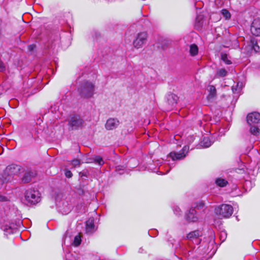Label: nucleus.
Segmentation results:
<instances>
[{
	"instance_id": "7ed1b4c3",
	"label": "nucleus",
	"mask_w": 260,
	"mask_h": 260,
	"mask_svg": "<svg viewBox=\"0 0 260 260\" xmlns=\"http://www.w3.org/2000/svg\"><path fill=\"white\" fill-rule=\"evenodd\" d=\"M233 212V207L228 204H222L215 208V213L221 217L228 218L232 215Z\"/></svg>"
},
{
	"instance_id": "aec40b11",
	"label": "nucleus",
	"mask_w": 260,
	"mask_h": 260,
	"mask_svg": "<svg viewBox=\"0 0 260 260\" xmlns=\"http://www.w3.org/2000/svg\"><path fill=\"white\" fill-rule=\"evenodd\" d=\"M199 49L197 45L196 44H191L189 47V53L191 56H196L198 54Z\"/></svg>"
},
{
	"instance_id": "dca6fc26",
	"label": "nucleus",
	"mask_w": 260,
	"mask_h": 260,
	"mask_svg": "<svg viewBox=\"0 0 260 260\" xmlns=\"http://www.w3.org/2000/svg\"><path fill=\"white\" fill-rule=\"evenodd\" d=\"M209 94L207 95V99L209 101H213L217 96L216 89L214 86L209 85L208 88Z\"/></svg>"
},
{
	"instance_id": "72a5a7b5",
	"label": "nucleus",
	"mask_w": 260,
	"mask_h": 260,
	"mask_svg": "<svg viewBox=\"0 0 260 260\" xmlns=\"http://www.w3.org/2000/svg\"><path fill=\"white\" fill-rule=\"evenodd\" d=\"M4 68V66L3 63L1 61H0V69L1 70H3Z\"/></svg>"
},
{
	"instance_id": "cd10ccee",
	"label": "nucleus",
	"mask_w": 260,
	"mask_h": 260,
	"mask_svg": "<svg viewBox=\"0 0 260 260\" xmlns=\"http://www.w3.org/2000/svg\"><path fill=\"white\" fill-rule=\"evenodd\" d=\"M71 164L74 167H77L80 166L81 162L79 159H74L72 161Z\"/></svg>"
},
{
	"instance_id": "9b49d317",
	"label": "nucleus",
	"mask_w": 260,
	"mask_h": 260,
	"mask_svg": "<svg viewBox=\"0 0 260 260\" xmlns=\"http://www.w3.org/2000/svg\"><path fill=\"white\" fill-rule=\"evenodd\" d=\"M250 30L251 33L256 36H260V18H257L253 21Z\"/></svg>"
},
{
	"instance_id": "f3484780",
	"label": "nucleus",
	"mask_w": 260,
	"mask_h": 260,
	"mask_svg": "<svg viewBox=\"0 0 260 260\" xmlns=\"http://www.w3.org/2000/svg\"><path fill=\"white\" fill-rule=\"evenodd\" d=\"M36 175V173L35 172L28 171L24 174L22 180L24 183H28L31 181L32 179L35 177Z\"/></svg>"
},
{
	"instance_id": "a211bd4d",
	"label": "nucleus",
	"mask_w": 260,
	"mask_h": 260,
	"mask_svg": "<svg viewBox=\"0 0 260 260\" xmlns=\"http://www.w3.org/2000/svg\"><path fill=\"white\" fill-rule=\"evenodd\" d=\"M250 125V128H249V132L250 133L254 136H257L260 134V129L259 128V126L260 125Z\"/></svg>"
},
{
	"instance_id": "c85d7f7f",
	"label": "nucleus",
	"mask_w": 260,
	"mask_h": 260,
	"mask_svg": "<svg viewBox=\"0 0 260 260\" xmlns=\"http://www.w3.org/2000/svg\"><path fill=\"white\" fill-rule=\"evenodd\" d=\"M241 90V87H239V83H237L236 86H233L232 87V90L234 93H238Z\"/></svg>"
},
{
	"instance_id": "5701e85b",
	"label": "nucleus",
	"mask_w": 260,
	"mask_h": 260,
	"mask_svg": "<svg viewBox=\"0 0 260 260\" xmlns=\"http://www.w3.org/2000/svg\"><path fill=\"white\" fill-rule=\"evenodd\" d=\"M81 242V237L79 235H77L75 237L74 241H73V245L75 246H78Z\"/></svg>"
},
{
	"instance_id": "39448f33",
	"label": "nucleus",
	"mask_w": 260,
	"mask_h": 260,
	"mask_svg": "<svg viewBox=\"0 0 260 260\" xmlns=\"http://www.w3.org/2000/svg\"><path fill=\"white\" fill-rule=\"evenodd\" d=\"M189 150L188 146H184L181 152L177 153L176 152H171L170 153L167 158H171L172 160H178L183 159L186 155Z\"/></svg>"
},
{
	"instance_id": "0eeeda50",
	"label": "nucleus",
	"mask_w": 260,
	"mask_h": 260,
	"mask_svg": "<svg viewBox=\"0 0 260 260\" xmlns=\"http://www.w3.org/2000/svg\"><path fill=\"white\" fill-rule=\"evenodd\" d=\"M84 121L79 116H74L69 121V125L72 130L82 128Z\"/></svg>"
},
{
	"instance_id": "f704fd0d",
	"label": "nucleus",
	"mask_w": 260,
	"mask_h": 260,
	"mask_svg": "<svg viewBox=\"0 0 260 260\" xmlns=\"http://www.w3.org/2000/svg\"><path fill=\"white\" fill-rule=\"evenodd\" d=\"M32 47H33V46H32V45H30V46H29V49L30 50H31V49H32Z\"/></svg>"
},
{
	"instance_id": "b1692460",
	"label": "nucleus",
	"mask_w": 260,
	"mask_h": 260,
	"mask_svg": "<svg viewBox=\"0 0 260 260\" xmlns=\"http://www.w3.org/2000/svg\"><path fill=\"white\" fill-rule=\"evenodd\" d=\"M227 75V71L224 69H219L217 72V75L223 77Z\"/></svg>"
},
{
	"instance_id": "a878e982",
	"label": "nucleus",
	"mask_w": 260,
	"mask_h": 260,
	"mask_svg": "<svg viewBox=\"0 0 260 260\" xmlns=\"http://www.w3.org/2000/svg\"><path fill=\"white\" fill-rule=\"evenodd\" d=\"M221 13L226 19H229L231 18V14L228 10L223 9L221 10Z\"/></svg>"
},
{
	"instance_id": "ddd939ff",
	"label": "nucleus",
	"mask_w": 260,
	"mask_h": 260,
	"mask_svg": "<svg viewBox=\"0 0 260 260\" xmlns=\"http://www.w3.org/2000/svg\"><path fill=\"white\" fill-rule=\"evenodd\" d=\"M119 124V120L116 118H109L105 124V127L108 130L116 128Z\"/></svg>"
},
{
	"instance_id": "c756f323",
	"label": "nucleus",
	"mask_w": 260,
	"mask_h": 260,
	"mask_svg": "<svg viewBox=\"0 0 260 260\" xmlns=\"http://www.w3.org/2000/svg\"><path fill=\"white\" fill-rule=\"evenodd\" d=\"M65 175L67 178H71L73 176L72 172L69 170H66Z\"/></svg>"
},
{
	"instance_id": "412c9836",
	"label": "nucleus",
	"mask_w": 260,
	"mask_h": 260,
	"mask_svg": "<svg viewBox=\"0 0 260 260\" xmlns=\"http://www.w3.org/2000/svg\"><path fill=\"white\" fill-rule=\"evenodd\" d=\"M250 46H251L252 49L255 52H259L260 48L257 45V41L254 39H252L251 40Z\"/></svg>"
},
{
	"instance_id": "c9c22d12",
	"label": "nucleus",
	"mask_w": 260,
	"mask_h": 260,
	"mask_svg": "<svg viewBox=\"0 0 260 260\" xmlns=\"http://www.w3.org/2000/svg\"><path fill=\"white\" fill-rule=\"evenodd\" d=\"M203 206H204V204H203V203H201L200 204V207H203Z\"/></svg>"
},
{
	"instance_id": "f8f14e48",
	"label": "nucleus",
	"mask_w": 260,
	"mask_h": 260,
	"mask_svg": "<svg viewBox=\"0 0 260 260\" xmlns=\"http://www.w3.org/2000/svg\"><path fill=\"white\" fill-rule=\"evenodd\" d=\"M186 219L189 222H196L198 219L197 212L194 208H190L185 215Z\"/></svg>"
},
{
	"instance_id": "4be33fe9",
	"label": "nucleus",
	"mask_w": 260,
	"mask_h": 260,
	"mask_svg": "<svg viewBox=\"0 0 260 260\" xmlns=\"http://www.w3.org/2000/svg\"><path fill=\"white\" fill-rule=\"evenodd\" d=\"M215 183L217 185L223 187L227 185L228 181L223 178H218L216 179Z\"/></svg>"
},
{
	"instance_id": "2f4dec72",
	"label": "nucleus",
	"mask_w": 260,
	"mask_h": 260,
	"mask_svg": "<svg viewBox=\"0 0 260 260\" xmlns=\"http://www.w3.org/2000/svg\"><path fill=\"white\" fill-rule=\"evenodd\" d=\"M226 236V234L225 232L223 231V232H221L220 237H221V240L222 239V238L223 239L222 241H223L225 240Z\"/></svg>"
},
{
	"instance_id": "f257e3e1",
	"label": "nucleus",
	"mask_w": 260,
	"mask_h": 260,
	"mask_svg": "<svg viewBox=\"0 0 260 260\" xmlns=\"http://www.w3.org/2000/svg\"><path fill=\"white\" fill-rule=\"evenodd\" d=\"M94 91V84L91 82L85 81L83 82L80 88V94L84 98L91 97Z\"/></svg>"
},
{
	"instance_id": "7c9ffc66",
	"label": "nucleus",
	"mask_w": 260,
	"mask_h": 260,
	"mask_svg": "<svg viewBox=\"0 0 260 260\" xmlns=\"http://www.w3.org/2000/svg\"><path fill=\"white\" fill-rule=\"evenodd\" d=\"M174 212L177 215H180L181 214V210L179 207H176L174 209Z\"/></svg>"
},
{
	"instance_id": "6e6552de",
	"label": "nucleus",
	"mask_w": 260,
	"mask_h": 260,
	"mask_svg": "<svg viewBox=\"0 0 260 260\" xmlns=\"http://www.w3.org/2000/svg\"><path fill=\"white\" fill-rule=\"evenodd\" d=\"M147 35L145 32H142L138 34L137 37L133 42L135 48H139L146 42Z\"/></svg>"
},
{
	"instance_id": "9d476101",
	"label": "nucleus",
	"mask_w": 260,
	"mask_h": 260,
	"mask_svg": "<svg viewBox=\"0 0 260 260\" xmlns=\"http://www.w3.org/2000/svg\"><path fill=\"white\" fill-rule=\"evenodd\" d=\"M21 170V166L11 164L7 167L5 169V173L8 176H12L17 174Z\"/></svg>"
},
{
	"instance_id": "bb28decb",
	"label": "nucleus",
	"mask_w": 260,
	"mask_h": 260,
	"mask_svg": "<svg viewBox=\"0 0 260 260\" xmlns=\"http://www.w3.org/2000/svg\"><path fill=\"white\" fill-rule=\"evenodd\" d=\"M221 59L227 64H230L232 63V62L231 61V60L228 59V55L226 54H221Z\"/></svg>"
},
{
	"instance_id": "423d86ee",
	"label": "nucleus",
	"mask_w": 260,
	"mask_h": 260,
	"mask_svg": "<svg viewBox=\"0 0 260 260\" xmlns=\"http://www.w3.org/2000/svg\"><path fill=\"white\" fill-rule=\"evenodd\" d=\"M202 235V233L199 231H194L190 232L187 236V239L189 241V245L191 246V244H194L197 245L201 242L199 237Z\"/></svg>"
},
{
	"instance_id": "6ab92c4d",
	"label": "nucleus",
	"mask_w": 260,
	"mask_h": 260,
	"mask_svg": "<svg viewBox=\"0 0 260 260\" xmlns=\"http://www.w3.org/2000/svg\"><path fill=\"white\" fill-rule=\"evenodd\" d=\"M214 141H212L209 137H204L201 142V146L203 148H208L210 147Z\"/></svg>"
},
{
	"instance_id": "f03ea898",
	"label": "nucleus",
	"mask_w": 260,
	"mask_h": 260,
	"mask_svg": "<svg viewBox=\"0 0 260 260\" xmlns=\"http://www.w3.org/2000/svg\"><path fill=\"white\" fill-rule=\"evenodd\" d=\"M25 200L30 204H36L40 201V193L38 190L29 188L25 191Z\"/></svg>"
},
{
	"instance_id": "4468645a",
	"label": "nucleus",
	"mask_w": 260,
	"mask_h": 260,
	"mask_svg": "<svg viewBox=\"0 0 260 260\" xmlns=\"http://www.w3.org/2000/svg\"><path fill=\"white\" fill-rule=\"evenodd\" d=\"M178 97L175 94H170L167 96V103L170 106L168 108L171 109L175 107L177 103Z\"/></svg>"
},
{
	"instance_id": "393cba45",
	"label": "nucleus",
	"mask_w": 260,
	"mask_h": 260,
	"mask_svg": "<svg viewBox=\"0 0 260 260\" xmlns=\"http://www.w3.org/2000/svg\"><path fill=\"white\" fill-rule=\"evenodd\" d=\"M94 162L97 163L99 166H101L104 164V160L100 156H96L94 158Z\"/></svg>"
},
{
	"instance_id": "20e7f679",
	"label": "nucleus",
	"mask_w": 260,
	"mask_h": 260,
	"mask_svg": "<svg viewBox=\"0 0 260 260\" xmlns=\"http://www.w3.org/2000/svg\"><path fill=\"white\" fill-rule=\"evenodd\" d=\"M209 252L208 248L205 249L203 245L198 246L197 248L194 246L192 249L188 251L187 259L194 260L193 257L194 256H198L199 255H204L205 254L208 253Z\"/></svg>"
},
{
	"instance_id": "2eb2a0df",
	"label": "nucleus",
	"mask_w": 260,
	"mask_h": 260,
	"mask_svg": "<svg viewBox=\"0 0 260 260\" xmlns=\"http://www.w3.org/2000/svg\"><path fill=\"white\" fill-rule=\"evenodd\" d=\"M86 231L87 233L92 234L95 231L94 219L89 218L86 222Z\"/></svg>"
},
{
	"instance_id": "473e14b6",
	"label": "nucleus",
	"mask_w": 260,
	"mask_h": 260,
	"mask_svg": "<svg viewBox=\"0 0 260 260\" xmlns=\"http://www.w3.org/2000/svg\"><path fill=\"white\" fill-rule=\"evenodd\" d=\"M219 135H220V136H222L224 135L225 131H224V130L223 129H220L219 130Z\"/></svg>"
},
{
	"instance_id": "1a4fd4ad",
	"label": "nucleus",
	"mask_w": 260,
	"mask_h": 260,
	"mask_svg": "<svg viewBox=\"0 0 260 260\" xmlns=\"http://www.w3.org/2000/svg\"><path fill=\"white\" fill-rule=\"evenodd\" d=\"M247 121L249 125H260V113L253 112L249 114L247 116Z\"/></svg>"
}]
</instances>
